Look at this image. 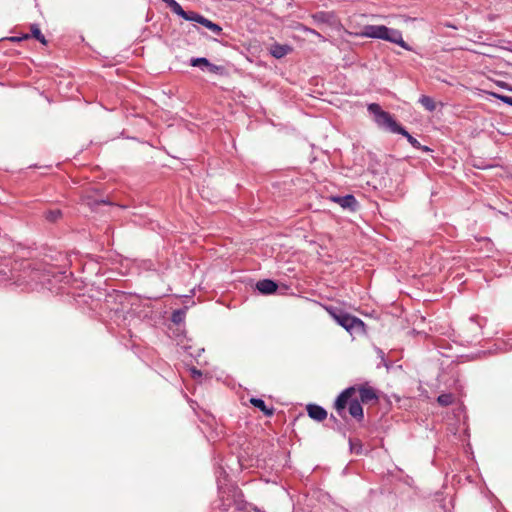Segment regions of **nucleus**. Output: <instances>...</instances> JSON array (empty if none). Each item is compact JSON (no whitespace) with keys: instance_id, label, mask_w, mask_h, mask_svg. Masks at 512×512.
<instances>
[{"instance_id":"1","label":"nucleus","mask_w":512,"mask_h":512,"mask_svg":"<svg viewBox=\"0 0 512 512\" xmlns=\"http://www.w3.org/2000/svg\"><path fill=\"white\" fill-rule=\"evenodd\" d=\"M350 35L358 37H367L374 39L385 40L394 44H397L405 50L411 51L412 48L409 46L402 37L401 31L393 28H388L385 25H366L361 29H357L355 26H351Z\"/></svg>"},{"instance_id":"2","label":"nucleus","mask_w":512,"mask_h":512,"mask_svg":"<svg viewBox=\"0 0 512 512\" xmlns=\"http://www.w3.org/2000/svg\"><path fill=\"white\" fill-rule=\"evenodd\" d=\"M127 299L128 294L122 291H115L113 295H109L106 299V303L109 306L108 316L110 321L123 330H125L127 326L126 320L128 312L124 305Z\"/></svg>"},{"instance_id":"3","label":"nucleus","mask_w":512,"mask_h":512,"mask_svg":"<svg viewBox=\"0 0 512 512\" xmlns=\"http://www.w3.org/2000/svg\"><path fill=\"white\" fill-rule=\"evenodd\" d=\"M356 388L349 387L342 391L335 401V409L339 416L344 417L345 408L348 406L349 414L358 421L363 420V408L359 399H353Z\"/></svg>"},{"instance_id":"4","label":"nucleus","mask_w":512,"mask_h":512,"mask_svg":"<svg viewBox=\"0 0 512 512\" xmlns=\"http://www.w3.org/2000/svg\"><path fill=\"white\" fill-rule=\"evenodd\" d=\"M327 313L346 331L352 333L353 331L364 328V323L361 319L343 312L341 309L334 306L324 307Z\"/></svg>"},{"instance_id":"5","label":"nucleus","mask_w":512,"mask_h":512,"mask_svg":"<svg viewBox=\"0 0 512 512\" xmlns=\"http://www.w3.org/2000/svg\"><path fill=\"white\" fill-rule=\"evenodd\" d=\"M368 111L373 115V119L378 127L397 133L401 125H399L392 115L380 107L377 103H371L367 107Z\"/></svg>"},{"instance_id":"6","label":"nucleus","mask_w":512,"mask_h":512,"mask_svg":"<svg viewBox=\"0 0 512 512\" xmlns=\"http://www.w3.org/2000/svg\"><path fill=\"white\" fill-rule=\"evenodd\" d=\"M312 19L316 24H326L329 27L336 28L339 20L333 12L319 11L312 15Z\"/></svg>"},{"instance_id":"7","label":"nucleus","mask_w":512,"mask_h":512,"mask_svg":"<svg viewBox=\"0 0 512 512\" xmlns=\"http://www.w3.org/2000/svg\"><path fill=\"white\" fill-rule=\"evenodd\" d=\"M330 200L339 204L343 209H348L350 211H356L358 207V201L351 194L345 196H330Z\"/></svg>"},{"instance_id":"8","label":"nucleus","mask_w":512,"mask_h":512,"mask_svg":"<svg viewBox=\"0 0 512 512\" xmlns=\"http://www.w3.org/2000/svg\"><path fill=\"white\" fill-rule=\"evenodd\" d=\"M190 21L203 25L204 27L209 29L215 35H220L222 33V27L220 25L212 22L211 20L205 18L204 16H202L201 14H199L197 12H194Z\"/></svg>"},{"instance_id":"9","label":"nucleus","mask_w":512,"mask_h":512,"mask_svg":"<svg viewBox=\"0 0 512 512\" xmlns=\"http://www.w3.org/2000/svg\"><path fill=\"white\" fill-rule=\"evenodd\" d=\"M307 412L309 417L319 422L325 420L327 417V411L316 404H309L307 406Z\"/></svg>"},{"instance_id":"10","label":"nucleus","mask_w":512,"mask_h":512,"mask_svg":"<svg viewBox=\"0 0 512 512\" xmlns=\"http://www.w3.org/2000/svg\"><path fill=\"white\" fill-rule=\"evenodd\" d=\"M359 391V401L363 403H369L378 399L375 389L372 387L361 386Z\"/></svg>"},{"instance_id":"11","label":"nucleus","mask_w":512,"mask_h":512,"mask_svg":"<svg viewBox=\"0 0 512 512\" xmlns=\"http://www.w3.org/2000/svg\"><path fill=\"white\" fill-rule=\"evenodd\" d=\"M256 288L260 293L267 295L274 293L278 285L270 279H264L257 282Z\"/></svg>"},{"instance_id":"12","label":"nucleus","mask_w":512,"mask_h":512,"mask_svg":"<svg viewBox=\"0 0 512 512\" xmlns=\"http://www.w3.org/2000/svg\"><path fill=\"white\" fill-rule=\"evenodd\" d=\"M250 403L254 407L260 409L264 413L265 416L270 417V416H272L274 414V408L272 406L268 407L265 404V402L262 399H260V398H251L250 399Z\"/></svg>"},{"instance_id":"13","label":"nucleus","mask_w":512,"mask_h":512,"mask_svg":"<svg viewBox=\"0 0 512 512\" xmlns=\"http://www.w3.org/2000/svg\"><path fill=\"white\" fill-rule=\"evenodd\" d=\"M170 9L172 10V12H174L175 14H177L178 16L187 21H190L191 17L194 14V11H185L177 1L171 6Z\"/></svg>"},{"instance_id":"14","label":"nucleus","mask_w":512,"mask_h":512,"mask_svg":"<svg viewBox=\"0 0 512 512\" xmlns=\"http://www.w3.org/2000/svg\"><path fill=\"white\" fill-rule=\"evenodd\" d=\"M290 51L291 48L287 45L275 44L271 48V54L278 59L286 56Z\"/></svg>"},{"instance_id":"15","label":"nucleus","mask_w":512,"mask_h":512,"mask_svg":"<svg viewBox=\"0 0 512 512\" xmlns=\"http://www.w3.org/2000/svg\"><path fill=\"white\" fill-rule=\"evenodd\" d=\"M30 28H31V36L33 38H35L36 40H38L41 44L46 45L47 44L46 38L42 34L39 26L37 24H32Z\"/></svg>"},{"instance_id":"16","label":"nucleus","mask_w":512,"mask_h":512,"mask_svg":"<svg viewBox=\"0 0 512 512\" xmlns=\"http://www.w3.org/2000/svg\"><path fill=\"white\" fill-rule=\"evenodd\" d=\"M419 103H421V105L428 111L432 112L436 109V104L434 102V100L429 97V96H426V95H422L420 98H419Z\"/></svg>"},{"instance_id":"17","label":"nucleus","mask_w":512,"mask_h":512,"mask_svg":"<svg viewBox=\"0 0 512 512\" xmlns=\"http://www.w3.org/2000/svg\"><path fill=\"white\" fill-rule=\"evenodd\" d=\"M185 317H186V308H182V309L175 310L172 313L171 320L174 324L179 325L182 322H184Z\"/></svg>"},{"instance_id":"18","label":"nucleus","mask_w":512,"mask_h":512,"mask_svg":"<svg viewBox=\"0 0 512 512\" xmlns=\"http://www.w3.org/2000/svg\"><path fill=\"white\" fill-rule=\"evenodd\" d=\"M397 134H401L403 135L404 137H406V139L408 140V142L415 148H420V143L419 141L414 138L412 135L409 134V132L403 128L402 126L399 128V130L397 131Z\"/></svg>"},{"instance_id":"19","label":"nucleus","mask_w":512,"mask_h":512,"mask_svg":"<svg viewBox=\"0 0 512 512\" xmlns=\"http://www.w3.org/2000/svg\"><path fill=\"white\" fill-rule=\"evenodd\" d=\"M45 219L49 222H56L62 217V211L60 209L48 210L44 214Z\"/></svg>"},{"instance_id":"20","label":"nucleus","mask_w":512,"mask_h":512,"mask_svg":"<svg viewBox=\"0 0 512 512\" xmlns=\"http://www.w3.org/2000/svg\"><path fill=\"white\" fill-rule=\"evenodd\" d=\"M210 61L207 58L204 57H198V58H192L190 60V65L193 67H200V68H207Z\"/></svg>"},{"instance_id":"21","label":"nucleus","mask_w":512,"mask_h":512,"mask_svg":"<svg viewBox=\"0 0 512 512\" xmlns=\"http://www.w3.org/2000/svg\"><path fill=\"white\" fill-rule=\"evenodd\" d=\"M454 396L451 393L441 394L437 398V402L441 406H448L453 403Z\"/></svg>"},{"instance_id":"22","label":"nucleus","mask_w":512,"mask_h":512,"mask_svg":"<svg viewBox=\"0 0 512 512\" xmlns=\"http://www.w3.org/2000/svg\"><path fill=\"white\" fill-rule=\"evenodd\" d=\"M349 444H350L351 452H353L355 454H361L362 444L360 443V441H358V440L355 441V440L350 439Z\"/></svg>"},{"instance_id":"23","label":"nucleus","mask_w":512,"mask_h":512,"mask_svg":"<svg viewBox=\"0 0 512 512\" xmlns=\"http://www.w3.org/2000/svg\"><path fill=\"white\" fill-rule=\"evenodd\" d=\"M207 69L211 73L220 74V75L224 74V71H225V68L223 66H218V65L212 64L211 62L207 66Z\"/></svg>"},{"instance_id":"24","label":"nucleus","mask_w":512,"mask_h":512,"mask_svg":"<svg viewBox=\"0 0 512 512\" xmlns=\"http://www.w3.org/2000/svg\"><path fill=\"white\" fill-rule=\"evenodd\" d=\"M304 31L306 33H310V34L314 35V37H317L319 39V41H321V42L326 41L324 36H322L319 32H317L316 30H314L312 28L304 27Z\"/></svg>"},{"instance_id":"25","label":"nucleus","mask_w":512,"mask_h":512,"mask_svg":"<svg viewBox=\"0 0 512 512\" xmlns=\"http://www.w3.org/2000/svg\"><path fill=\"white\" fill-rule=\"evenodd\" d=\"M493 96L496 97L497 99L501 100L503 103L512 106V97L506 96V95H501V94H496V93H494Z\"/></svg>"},{"instance_id":"26","label":"nucleus","mask_w":512,"mask_h":512,"mask_svg":"<svg viewBox=\"0 0 512 512\" xmlns=\"http://www.w3.org/2000/svg\"><path fill=\"white\" fill-rule=\"evenodd\" d=\"M28 38H29V35L26 34V35H24L22 37H12L11 40L12 41H20L22 39H28Z\"/></svg>"},{"instance_id":"27","label":"nucleus","mask_w":512,"mask_h":512,"mask_svg":"<svg viewBox=\"0 0 512 512\" xmlns=\"http://www.w3.org/2000/svg\"><path fill=\"white\" fill-rule=\"evenodd\" d=\"M164 2L169 8L176 2L175 0H161Z\"/></svg>"},{"instance_id":"28","label":"nucleus","mask_w":512,"mask_h":512,"mask_svg":"<svg viewBox=\"0 0 512 512\" xmlns=\"http://www.w3.org/2000/svg\"><path fill=\"white\" fill-rule=\"evenodd\" d=\"M164 2L169 8L176 2L175 0H161Z\"/></svg>"}]
</instances>
